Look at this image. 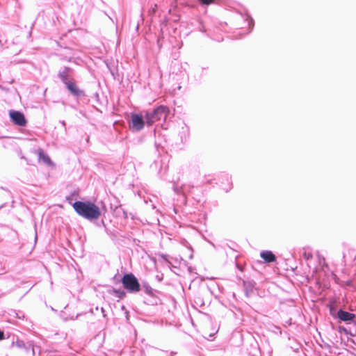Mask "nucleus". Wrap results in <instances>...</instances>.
Here are the masks:
<instances>
[{
  "label": "nucleus",
  "mask_w": 356,
  "mask_h": 356,
  "mask_svg": "<svg viewBox=\"0 0 356 356\" xmlns=\"http://www.w3.org/2000/svg\"><path fill=\"white\" fill-rule=\"evenodd\" d=\"M44 161L46 163H51V160H50V159H49L48 156H45V157H44Z\"/></svg>",
  "instance_id": "12"
},
{
  "label": "nucleus",
  "mask_w": 356,
  "mask_h": 356,
  "mask_svg": "<svg viewBox=\"0 0 356 356\" xmlns=\"http://www.w3.org/2000/svg\"><path fill=\"white\" fill-rule=\"evenodd\" d=\"M9 116L12 122L17 126L25 127L27 124L24 115L20 111L10 110L9 111Z\"/></svg>",
  "instance_id": "5"
},
{
  "label": "nucleus",
  "mask_w": 356,
  "mask_h": 356,
  "mask_svg": "<svg viewBox=\"0 0 356 356\" xmlns=\"http://www.w3.org/2000/svg\"><path fill=\"white\" fill-rule=\"evenodd\" d=\"M146 124L145 118L143 119V116L141 114L133 113L131 115V122L129 127L134 131H139L142 130Z\"/></svg>",
  "instance_id": "4"
},
{
  "label": "nucleus",
  "mask_w": 356,
  "mask_h": 356,
  "mask_svg": "<svg viewBox=\"0 0 356 356\" xmlns=\"http://www.w3.org/2000/svg\"><path fill=\"white\" fill-rule=\"evenodd\" d=\"M65 85L71 93L75 95H79V90L74 83L69 81L65 83Z\"/></svg>",
  "instance_id": "9"
},
{
  "label": "nucleus",
  "mask_w": 356,
  "mask_h": 356,
  "mask_svg": "<svg viewBox=\"0 0 356 356\" xmlns=\"http://www.w3.org/2000/svg\"><path fill=\"white\" fill-rule=\"evenodd\" d=\"M338 317L343 321H349L354 319L355 315L354 314L340 309L338 312Z\"/></svg>",
  "instance_id": "6"
},
{
  "label": "nucleus",
  "mask_w": 356,
  "mask_h": 356,
  "mask_svg": "<svg viewBox=\"0 0 356 356\" xmlns=\"http://www.w3.org/2000/svg\"><path fill=\"white\" fill-rule=\"evenodd\" d=\"M72 207L79 216L88 220L98 219L101 215L99 208L91 202L76 201Z\"/></svg>",
  "instance_id": "1"
},
{
  "label": "nucleus",
  "mask_w": 356,
  "mask_h": 356,
  "mask_svg": "<svg viewBox=\"0 0 356 356\" xmlns=\"http://www.w3.org/2000/svg\"><path fill=\"white\" fill-rule=\"evenodd\" d=\"M169 109L165 106H160L152 112L147 111L145 114L146 124L152 125L155 122L161 120H165L168 115Z\"/></svg>",
  "instance_id": "2"
},
{
  "label": "nucleus",
  "mask_w": 356,
  "mask_h": 356,
  "mask_svg": "<svg viewBox=\"0 0 356 356\" xmlns=\"http://www.w3.org/2000/svg\"><path fill=\"white\" fill-rule=\"evenodd\" d=\"M200 1L202 3H204V4H207V5L210 4V3H211L213 1V0H200Z\"/></svg>",
  "instance_id": "11"
},
{
  "label": "nucleus",
  "mask_w": 356,
  "mask_h": 356,
  "mask_svg": "<svg viewBox=\"0 0 356 356\" xmlns=\"http://www.w3.org/2000/svg\"><path fill=\"white\" fill-rule=\"evenodd\" d=\"M60 78L61 79L62 81L65 84L67 82H68L67 73L62 72L59 74Z\"/></svg>",
  "instance_id": "10"
},
{
  "label": "nucleus",
  "mask_w": 356,
  "mask_h": 356,
  "mask_svg": "<svg viewBox=\"0 0 356 356\" xmlns=\"http://www.w3.org/2000/svg\"><path fill=\"white\" fill-rule=\"evenodd\" d=\"M122 283L124 287L130 293H136L140 289L138 280L131 273L124 275L122 277Z\"/></svg>",
  "instance_id": "3"
},
{
  "label": "nucleus",
  "mask_w": 356,
  "mask_h": 356,
  "mask_svg": "<svg viewBox=\"0 0 356 356\" xmlns=\"http://www.w3.org/2000/svg\"><path fill=\"white\" fill-rule=\"evenodd\" d=\"M13 345L16 346L19 348L25 349L28 351L29 349H32L33 355H35V348L32 343H29L28 346L22 340H17L15 343H13Z\"/></svg>",
  "instance_id": "7"
},
{
  "label": "nucleus",
  "mask_w": 356,
  "mask_h": 356,
  "mask_svg": "<svg viewBox=\"0 0 356 356\" xmlns=\"http://www.w3.org/2000/svg\"><path fill=\"white\" fill-rule=\"evenodd\" d=\"M3 339V332L0 330V340Z\"/></svg>",
  "instance_id": "13"
},
{
  "label": "nucleus",
  "mask_w": 356,
  "mask_h": 356,
  "mask_svg": "<svg viewBox=\"0 0 356 356\" xmlns=\"http://www.w3.org/2000/svg\"><path fill=\"white\" fill-rule=\"evenodd\" d=\"M261 257L266 262H273L275 260V256L271 251H263L261 252Z\"/></svg>",
  "instance_id": "8"
}]
</instances>
